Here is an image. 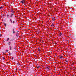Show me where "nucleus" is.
Wrapping results in <instances>:
<instances>
[{
	"label": "nucleus",
	"mask_w": 76,
	"mask_h": 76,
	"mask_svg": "<svg viewBox=\"0 0 76 76\" xmlns=\"http://www.w3.org/2000/svg\"><path fill=\"white\" fill-rule=\"evenodd\" d=\"M54 24H53V23H52V24L51 25V26H54Z\"/></svg>",
	"instance_id": "12"
},
{
	"label": "nucleus",
	"mask_w": 76,
	"mask_h": 76,
	"mask_svg": "<svg viewBox=\"0 0 76 76\" xmlns=\"http://www.w3.org/2000/svg\"><path fill=\"white\" fill-rule=\"evenodd\" d=\"M10 22L11 23H15V22L13 20H12L13 21H12V20L11 19H10Z\"/></svg>",
	"instance_id": "1"
},
{
	"label": "nucleus",
	"mask_w": 76,
	"mask_h": 76,
	"mask_svg": "<svg viewBox=\"0 0 76 76\" xmlns=\"http://www.w3.org/2000/svg\"><path fill=\"white\" fill-rule=\"evenodd\" d=\"M9 38H7V40L6 41H7V42L8 41H9Z\"/></svg>",
	"instance_id": "9"
},
{
	"label": "nucleus",
	"mask_w": 76,
	"mask_h": 76,
	"mask_svg": "<svg viewBox=\"0 0 76 76\" xmlns=\"http://www.w3.org/2000/svg\"><path fill=\"white\" fill-rule=\"evenodd\" d=\"M60 58H63V56H61L60 57Z\"/></svg>",
	"instance_id": "16"
},
{
	"label": "nucleus",
	"mask_w": 76,
	"mask_h": 76,
	"mask_svg": "<svg viewBox=\"0 0 76 76\" xmlns=\"http://www.w3.org/2000/svg\"><path fill=\"white\" fill-rule=\"evenodd\" d=\"M52 20H55V17H54L53 18H52Z\"/></svg>",
	"instance_id": "7"
},
{
	"label": "nucleus",
	"mask_w": 76,
	"mask_h": 76,
	"mask_svg": "<svg viewBox=\"0 0 76 76\" xmlns=\"http://www.w3.org/2000/svg\"><path fill=\"white\" fill-rule=\"evenodd\" d=\"M14 40V39H11L10 41H13Z\"/></svg>",
	"instance_id": "8"
},
{
	"label": "nucleus",
	"mask_w": 76,
	"mask_h": 76,
	"mask_svg": "<svg viewBox=\"0 0 76 76\" xmlns=\"http://www.w3.org/2000/svg\"><path fill=\"white\" fill-rule=\"evenodd\" d=\"M11 29V28H10V27L9 28V30H10Z\"/></svg>",
	"instance_id": "21"
},
{
	"label": "nucleus",
	"mask_w": 76,
	"mask_h": 76,
	"mask_svg": "<svg viewBox=\"0 0 76 76\" xmlns=\"http://www.w3.org/2000/svg\"><path fill=\"white\" fill-rule=\"evenodd\" d=\"M4 25L5 26H6V23H4Z\"/></svg>",
	"instance_id": "20"
},
{
	"label": "nucleus",
	"mask_w": 76,
	"mask_h": 76,
	"mask_svg": "<svg viewBox=\"0 0 76 76\" xmlns=\"http://www.w3.org/2000/svg\"><path fill=\"white\" fill-rule=\"evenodd\" d=\"M13 76H14V75H13Z\"/></svg>",
	"instance_id": "37"
},
{
	"label": "nucleus",
	"mask_w": 76,
	"mask_h": 76,
	"mask_svg": "<svg viewBox=\"0 0 76 76\" xmlns=\"http://www.w3.org/2000/svg\"><path fill=\"white\" fill-rule=\"evenodd\" d=\"M18 33H17V34H16V36L17 37H18Z\"/></svg>",
	"instance_id": "15"
},
{
	"label": "nucleus",
	"mask_w": 76,
	"mask_h": 76,
	"mask_svg": "<svg viewBox=\"0 0 76 76\" xmlns=\"http://www.w3.org/2000/svg\"><path fill=\"white\" fill-rule=\"evenodd\" d=\"M25 0H22V1H21L20 2L22 4H23V3H25Z\"/></svg>",
	"instance_id": "3"
},
{
	"label": "nucleus",
	"mask_w": 76,
	"mask_h": 76,
	"mask_svg": "<svg viewBox=\"0 0 76 76\" xmlns=\"http://www.w3.org/2000/svg\"><path fill=\"white\" fill-rule=\"evenodd\" d=\"M14 15V13L12 12L11 14V15L10 16L11 18H13V16Z\"/></svg>",
	"instance_id": "2"
},
{
	"label": "nucleus",
	"mask_w": 76,
	"mask_h": 76,
	"mask_svg": "<svg viewBox=\"0 0 76 76\" xmlns=\"http://www.w3.org/2000/svg\"><path fill=\"white\" fill-rule=\"evenodd\" d=\"M12 31L13 34H15V33H16V31H15V30H14V29H13L12 30Z\"/></svg>",
	"instance_id": "5"
},
{
	"label": "nucleus",
	"mask_w": 76,
	"mask_h": 76,
	"mask_svg": "<svg viewBox=\"0 0 76 76\" xmlns=\"http://www.w3.org/2000/svg\"><path fill=\"white\" fill-rule=\"evenodd\" d=\"M3 8V6H1L0 7V9H2Z\"/></svg>",
	"instance_id": "13"
},
{
	"label": "nucleus",
	"mask_w": 76,
	"mask_h": 76,
	"mask_svg": "<svg viewBox=\"0 0 76 76\" xmlns=\"http://www.w3.org/2000/svg\"><path fill=\"white\" fill-rule=\"evenodd\" d=\"M9 17L8 18V19H9Z\"/></svg>",
	"instance_id": "31"
},
{
	"label": "nucleus",
	"mask_w": 76,
	"mask_h": 76,
	"mask_svg": "<svg viewBox=\"0 0 76 76\" xmlns=\"http://www.w3.org/2000/svg\"><path fill=\"white\" fill-rule=\"evenodd\" d=\"M18 64V63H17V64Z\"/></svg>",
	"instance_id": "28"
},
{
	"label": "nucleus",
	"mask_w": 76,
	"mask_h": 76,
	"mask_svg": "<svg viewBox=\"0 0 76 76\" xmlns=\"http://www.w3.org/2000/svg\"><path fill=\"white\" fill-rule=\"evenodd\" d=\"M6 51H7V52H8L9 51V50H6Z\"/></svg>",
	"instance_id": "18"
},
{
	"label": "nucleus",
	"mask_w": 76,
	"mask_h": 76,
	"mask_svg": "<svg viewBox=\"0 0 76 76\" xmlns=\"http://www.w3.org/2000/svg\"><path fill=\"white\" fill-rule=\"evenodd\" d=\"M2 58L3 59V60H5V58H4V57H2Z\"/></svg>",
	"instance_id": "19"
},
{
	"label": "nucleus",
	"mask_w": 76,
	"mask_h": 76,
	"mask_svg": "<svg viewBox=\"0 0 76 76\" xmlns=\"http://www.w3.org/2000/svg\"><path fill=\"white\" fill-rule=\"evenodd\" d=\"M32 75H30V76H31Z\"/></svg>",
	"instance_id": "32"
},
{
	"label": "nucleus",
	"mask_w": 76,
	"mask_h": 76,
	"mask_svg": "<svg viewBox=\"0 0 76 76\" xmlns=\"http://www.w3.org/2000/svg\"><path fill=\"white\" fill-rule=\"evenodd\" d=\"M1 34H0V37H1Z\"/></svg>",
	"instance_id": "27"
},
{
	"label": "nucleus",
	"mask_w": 76,
	"mask_h": 76,
	"mask_svg": "<svg viewBox=\"0 0 76 76\" xmlns=\"http://www.w3.org/2000/svg\"><path fill=\"white\" fill-rule=\"evenodd\" d=\"M46 69H48V70H50V69H49L48 67H46Z\"/></svg>",
	"instance_id": "10"
},
{
	"label": "nucleus",
	"mask_w": 76,
	"mask_h": 76,
	"mask_svg": "<svg viewBox=\"0 0 76 76\" xmlns=\"http://www.w3.org/2000/svg\"><path fill=\"white\" fill-rule=\"evenodd\" d=\"M8 42L9 44H11V42H10V41H8Z\"/></svg>",
	"instance_id": "11"
},
{
	"label": "nucleus",
	"mask_w": 76,
	"mask_h": 76,
	"mask_svg": "<svg viewBox=\"0 0 76 76\" xmlns=\"http://www.w3.org/2000/svg\"><path fill=\"white\" fill-rule=\"evenodd\" d=\"M8 31H9V30L8 29Z\"/></svg>",
	"instance_id": "35"
},
{
	"label": "nucleus",
	"mask_w": 76,
	"mask_h": 76,
	"mask_svg": "<svg viewBox=\"0 0 76 76\" xmlns=\"http://www.w3.org/2000/svg\"><path fill=\"white\" fill-rule=\"evenodd\" d=\"M9 54L10 56V53H9Z\"/></svg>",
	"instance_id": "25"
},
{
	"label": "nucleus",
	"mask_w": 76,
	"mask_h": 76,
	"mask_svg": "<svg viewBox=\"0 0 76 76\" xmlns=\"http://www.w3.org/2000/svg\"><path fill=\"white\" fill-rule=\"evenodd\" d=\"M61 35H62V33H61L59 34V36L61 37Z\"/></svg>",
	"instance_id": "6"
},
{
	"label": "nucleus",
	"mask_w": 76,
	"mask_h": 76,
	"mask_svg": "<svg viewBox=\"0 0 76 76\" xmlns=\"http://www.w3.org/2000/svg\"><path fill=\"white\" fill-rule=\"evenodd\" d=\"M11 46H10V50H12V48H13V45H12V44H11Z\"/></svg>",
	"instance_id": "4"
},
{
	"label": "nucleus",
	"mask_w": 76,
	"mask_h": 76,
	"mask_svg": "<svg viewBox=\"0 0 76 76\" xmlns=\"http://www.w3.org/2000/svg\"><path fill=\"white\" fill-rule=\"evenodd\" d=\"M66 63H67L68 62V61H66Z\"/></svg>",
	"instance_id": "26"
},
{
	"label": "nucleus",
	"mask_w": 76,
	"mask_h": 76,
	"mask_svg": "<svg viewBox=\"0 0 76 76\" xmlns=\"http://www.w3.org/2000/svg\"><path fill=\"white\" fill-rule=\"evenodd\" d=\"M16 70H17V69H16Z\"/></svg>",
	"instance_id": "33"
},
{
	"label": "nucleus",
	"mask_w": 76,
	"mask_h": 76,
	"mask_svg": "<svg viewBox=\"0 0 76 76\" xmlns=\"http://www.w3.org/2000/svg\"><path fill=\"white\" fill-rule=\"evenodd\" d=\"M38 51H39H39H40V50H38Z\"/></svg>",
	"instance_id": "24"
},
{
	"label": "nucleus",
	"mask_w": 76,
	"mask_h": 76,
	"mask_svg": "<svg viewBox=\"0 0 76 76\" xmlns=\"http://www.w3.org/2000/svg\"><path fill=\"white\" fill-rule=\"evenodd\" d=\"M7 44H8V45H10V43H7Z\"/></svg>",
	"instance_id": "14"
},
{
	"label": "nucleus",
	"mask_w": 76,
	"mask_h": 76,
	"mask_svg": "<svg viewBox=\"0 0 76 76\" xmlns=\"http://www.w3.org/2000/svg\"><path fill=\"white\" fill-rule=\"evenodd\" d=\"M11 59L12 60H13V57H12V58H11Z\"/></svg>",
	"instance_id": "23"
},
{
	"label": "nucleus",
	"mask_w": 76,
	"mask_h": 76,
	"mask_svg": "<svg viewBox=\"0 0 76 76\" xmlns=\"http://www.w3.org/2000/svg\"><path fill=\"white\" fill-rule=\"evenodd\" d=\"M11 36H12V35H11Z\"/></svg>",
	"instance_id": "36"
},
{
	"label": "nucleus",
	"mask_w": 76,
	"mask_h": 76,
	"mask_svg": "<svg viewBox=\"0 0 76 76\" xmlns=\"http://www.w3.org/2000/svg\"><path fill=\"white\" fill-rule=\"evenodd\" d=\"M5 53H6V52H5Z\"/></svg>",
	"instance_id": "34"
},
{
	"label": "nucleus",
	"mask_w": 76,
	"mask_h": 76,
	"mask_svg": "<svg viewBox=\"0 0 76 76\" xmlns=\"http://www.w3.org/2000/svg\"><path fill=\"white\" fill-rule=\"evenodd\" d=\"M39 67H40V66H38L37 67V69H39Z\"/></svg>",
	"instance_id": "17"
},
{
	"label": "nucleus",
	"mask_w": 76,
	"mask_h": 76,
	"mask_svg": "<svg viewBox=\"0 0 76 76\" xmlns=\"http://www.w3.org/2000/svg\"><path fill=\"white\" fill-rule=\"evenodd\" d=\"M38 49H39V48H38Z\"/></svg>",
	"instance_id": "30"
},
{
	"label": "nucleus",
	"mask_w": 76,
	"mask_h": 76,
	"mask_svg": "<svg viewBox=\"0 0 76 76\" xmlns=\"http://www.w3.org/2000/svg\"><path fill=\"white\" fill-rule=\"evenodd\" d=\"M36 1H38V0H36Z\"/></svg>",
	"instance_id": "29"
},
{
	"label": "nucleus",
	"mask_w": 76,
	"mask_h": 76,
	"mask_svg": "<svg viewBox=\"0 0 76 76\" xmlns=\"http://www.w3.org/2000/svg\"><path fill=\"white\" fill-rule=\"evenodd\" d=\"M7 17H8L9 16V15L7 14Z\"/></svg>",
	"instance_id": "22"
}]
</instances>
